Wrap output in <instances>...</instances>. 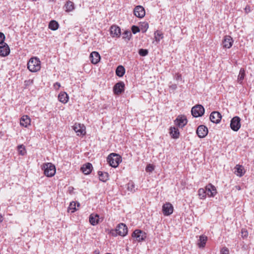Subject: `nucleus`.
Masks as SVG:
<instances>
[{
	"mask_svg": "<svg viewBox=\"0 0 254 254\" xmlns=\"http://www.w3.org/2000/svg\"><path fill=\"white\" fill-rule=\"evenodd\" d=\"M89 222L93 225L95 226L98 224L100 222L99 215L97 214H91L89 216Z\"/></svg>",
	"mask_w": 254,
	"mask_h": 254,
	"instance_id": "nucleus-21",
	"label": "nucleus"
},
{
	"mask_svg": "<svg viewBox=\"0 0 254 254\" xmlns=\"http://www.w3.org/2000/svg\"><path fill=\"white\" fill-rule=\"evenodd\" d=\"M138 54L140 56L145 57L148 54V51L147 49H140L138 51Z\"/></svg>",
	"mask_w": 254,
	"mask_h": 254,
	"instance_id": "nucleus-38",
	"label": "nucleus"
},
{
	"mask_svg": "<svg viewBox=\"0 0 254 254\" xmlns=\"http://www.w3.org/2000/svg\"><path fill=\"white\" fill-rule=\"evenodd\" d=\"M170 133L173 138H178L180 135L179 129L175 127H171L170 129Z\"/></svg>",
	"mask_w": 254,
	"mask_h": 254,
	"instance_id": "nucleus-26",
	"label": "nucleus"
},
{
	"mask_svg": "<svg viewBox=\"0 0 254 254\" xmlns=\"http://www.w3.org/2000/svg\"><path fill=\"white\" fill-rule=\"evenodd\" d=\"M10 49L6 43L0 46V56L1 57H6L9 54Z\"/></svg>",
	"mask_w": 254,
	"mask_h": 254,
	"instance_id": "nucleus-19",
	"label": "nucleus"
},
{
	"mask_svg": "<svg viewBox=\"0 0 254 254\" xmlns=\"http://www.w3.org/2000/svg\"><path fill=\"white\" fill-rule=\"evenodd\" d=\"M111 234L113 236H116L119 235L121 236H125L127 234V227L124 223H120L117 225L115 230H112Z\"/></svg>",
	"mask_w": 254,
	"mask_h": 254,
	"instance_id": "nucleus-4",
	"label": "nucleus"
},
{
	"mask_svg": "<svg viewBox=\"0 0 254 254\" xmlns=\"http://www.w3.org/2000/svg\"><path fill=\"white\" fill-rule=\"evenodd\" d=\"M205 189L208 196L213 197L217 193L216 188L211 184L207 185Z\"/></svg>",
	"mask_w": 254,
	"mask_h": 254,
	"instance_id": "nucleus-17",
	"label": "nucleus"
},
{
	"mask_svg": "<svg viewBox=\"0 0 254 254\" xmlns=\"http://www.w3.org/2000/svg\"><path fill=\"white\" fill-rule=\"evenodd\" d=\"M110 31L113 38H119L121 35V28L117 25H113L111 26Z\"/></svg>",
	"mask_w": 254,
	"mask_h": 254,
	"instance_id": "nucleus-13",
	"label": "nucleus"
},
{
	"mask_svg": "<svg viewBox=\"0 0 254 254\" xmlns=\"http://www.w3.org/2000/svg\"><path fill=\"white\" fill-rule=\"evenodd\" d=\"M94 254H99V252H97V251H95Z\"/></svg>",
	"mask_w": 254,
	"mask_h": 254,
	"instance_id": "nucleus-49",
	"label": "nucleus"
},
{
	"mask_svg": "<svg viewBox=\"0 0 254 254\" xmlns=\"http://www.w3.org/2000/svg\"><path fill=\"white\" fill-rule=\"evenodd\" d=\"M131 36V33L129 31L126 30L122 34V38L125 40H129Z\"/></svg>",
	"mask_w": 254,
	"mask_h": 254,
	"instance_id": "nucleus-34",
	"label": "nucleus"
},
{
	"mask_svg": "<svg viewBox=\"0 0 254 254\" xmlns=\"http://www.w3.org/2000/svg\"><path fill=\"white\" fill-rule=\"evenodd\" d=\"M21 148L23 149V150L24 151L25 148L23 145H20L18 146V149L19 150V153L21 155H23L24 154V152H23L22 150H20Z\"/></svg>",
	"mask_w": 254,
	"mask_h": 254,
	"instance_id": "nucleus-44",
	"label": "nucleus"
},
{
	"mask_svg": "<svg viewBox=\"0 0 254 254\" xmlns=\"http://www.w3.org/2000/svg\"><path fill=\"white\" fill-rule=\"evenodd\" d=\"M73 128L78 136H83L85 133V127L83 125L75 124Z\"/></svg>",
	"mask_w": 254,
	"mask_h": 254,
	"instance_id": "nucleus-11",
	"label": "nucleus"
},
{
	"mask_svg": "<svg viewBox=\"0 0 254 254\" xmlns=\"http://www.w3.org/2000/svg\"><path fill=\"white\" fill-rule=\"evenodd\" d=\"M92 168V164L87 163L82 166L81 168V170L85 175H88L91 172Z\"/></svg>",
	"mask_w": 254,
	"mask_h": 254,
	"instance_id": "nucleus-22",
	"label": "nucleus"
},
{
	"mask_svg": "<svg viewBox=\"0 0 254 254\" xmlns=\"http://www.w3.org/2000/svg\"><path fill=\"white\" fill-rule=\"evenodd\" d=\"M241 119L238 116H235L231 120V128L235 131H237L241 127Z\"/></svg>",
	"mask_w": 254,
	"mask_h": 254,
	"instance_id": "nucleus-7",
	"label": "nucleus"
},
{
	"mask_svg": "<svg viewBox=\"0 0 254 254\" xmlns=\"http://www.w3.org/2000/svg\"><path fill=\"white\" fill-rule=\"evenodd\" d=\"M198 194L200 199H205L207 195L205 189L200 188L198 190Z\"/></svg>",
	"mask_w": 254,
	"mask_h": 254,
	"instance_id": "nucleus-33",
	"label": "nucleus"
},
{
	"mask_svg": "<svg viewBox=\"0 0 254 254\" xmlns=\"http://www.w3.org/2000/svg\"><path fill=\"white\" fill-rule=\"evenodd\" d=\"M42 169L44 171V174L48 177H53L56 173L55 166L51 163L43 164Z\"/></svg>",
	"mask_w": 254,
	"mask_h": 254,
	"instance_id": "nucleus-3",
	"label": "nucleus"
},
{
	"mask_svg": "<svg viewBox=\"0 0 254 254\" xmlns=\"http://www.w3.org/2000/svg\"><path fill=\"white\" fill-rule=\"evenodd\" d=\"M79 205H80L79 203H77V206L78 207V206H79Z\"/></svg>",
	"mask_w": 254,
	"mask_h": 254,
	"instance_id": "nucleus-50",
	"label": "nucleus"
},
{
	"mask_svg": "<svg viewBox=\"0 0 254 254\" xmlns=\"http://www.w3.org/2000/svg\"><path fill=\"white\" fill-rule=\"evenodd\" d=\"M127 190L132 193L134 192L137 190V188H135V184L132 181H130L127 183Z\"/></svg>",
	"mask_w": 254,
	"mask_h": 254,
	"instance_id": "nucleus-32",
	"label": "nucleus"
},
{
	"mask_svg": "<svg viewBox=\"0 0 254 254\" xmlns=\"http://www.w3.org/2000/svg\"><path fill=\"white\" fill-rule=\"evenodd\" d=\"M245 70L244 68H241L238 77V82L240 84H242L243 81L245 77Z\"/></svg>",
	"mask_w": 254,
	"mask_h": 254,
	"instance_id": "nucleus-29",
	"label": "nucleus"
},
{
	"mask_svg": "<svg viewBox=\"0 0 254 254\" xmlns=\"http://www.w3.org/2000/svg\"><path fill=\"white\" fill-rule=\"evenodd\" d=\"M105 254H111L110 253H106Z\"/></svg>",
	"mask_w": 254,
	"mask_h": 254,
	"instance_id": "nucleus-51",
	"label": "nucleus"
},
{
	"mask_svg": "<svg viewBox=\"0 0 254 254\" xmlns=\"http://www.w3.org/2000/svg\"><path fill=\"white\" fill-rule=\"evenodd\" d=\"M125 68L122 65H119L116 70V74L119 77H122L125 74Z\"/></svg>",
	"mask_w": 254,
	"mask_h": 254,
	"instance_id": "nucleus-28",
	"label": "nucleus"
},
{
	"mask_svg": "<svg viewBox=\"0 0 254 254\" xmlns=\"http://www.w3.org/2000/svg\"><path fill=\"white\" fill-rule=\"evenodd\" d=\"M27 68L31 72L39 71L41 68V62L39 59L36 57L31 58L27 64Z\"/></svg>",
	"mask_w": 254,
	"mask_h": 254,
	"instance_id": "nucleus-1",
	"label": "nucleus"
},
{
	"mask_svg": "<svg viewBox=\"0 0 254 254\" xmlns=\"http://www.w3.org/2000/svg\"><path fill=\"white\" fill-rule=\"evenodd\" d=\"M64 8L66 12H70L74 9V4L70 0H67L64 5Z\"/></svg>",
	"mask_w": 254,
	"mask_h": 254,
	"instance_id": "nucleus-25",
	"label": "nucleus"
},
{
	"mask_svg": "<svg viewBox=\"0 0 254 254\" xmlns=\"http://www.w3.org/2000/svg\"><path fill=\"white\" fill-rule=\"evenodd\" d=\"M188 123V120L185 116L179 115L175 120V124L178 127L183 128Z\"/></svg>",
	"mask_w": 254,
	"mask_h": 254,
	"instance_id": "nucleus-8",
	"label": "nucleus"
},
{
	"mask_svg": "<svg viewBox=\"0 0 254 254\" xmlns=\"http://www.w3.org/2000/svg\"><path fill=\"white\" fill-rule=\"evenodd\" d=\"M235 187H236V189H237V190H241V187H240V186H236Z\"/></svg>",
	"mask_w": 254,
	"mask_h": 254,
	"instance_id": "nucleus-48",
	"label": "nucleus"
},
{
	"mask_svg": "<svg viewBox=\"0 0 254 254\" xmlns=\"http://www.w3.org/2000/svg\"><path fill=\"white\" fill-rule=\"evenodd\" d=\"M235 174L237 176L242 177L244 175V169L242 165H237L235 167Z\"/></svg>",
	"mask_w": 254,
	"mask_h": 254,
	"instance_id": "nucleus-27",
	"label": "nucleus"
},
{
	"mask_svg": "<svg viewBox=\"0 0 254 254\" xmlns=\"http://www.w3.org/2000/svg\"><path fill=\"white\" fill-rule=\"evenodd\" d=\"M31 119L30 117L27 115L23 116L20 120V124L21 126L25 127H27L30 125Z\"/></svg>",
	"mask_w": 254,
	"mask_h": 254,
	"instance_id": "nucleus-18",
	"label": "nucleus"
},
{
	"mask_svg": "<svg viewBox=\"0 0 254 254\" xmlns=\"http://www.w3.org/2000/svg\"><path fill=\"white\" fill-rule=\"evenodd\" d=\"M54 87L56 89H58L61 87V84L59 82H56L54 84Z\"/></svg>",
	"mask_w": 254,
	"mask_h": 254,
	"instance_id": "nucleus-47",
	"label": "nucleus"
},
{
	"mask_svg": "<svg viewBox=\"0 0 254 254\" xmlns=\"http://www.w3.org/2000/svg\"><path fill=\"white\" fill-rule=\"evenodd\" d=\"M125 83L123 81L117 83L113 87V91L115 94L119 95L124 92Z\"/></svg>",
	"mask_w": 254,
	"mask_h": 254,
	"instance_id": "nucleus-9",
	"label": "nucleus"
},
{
	"mask_svg": "<svg viewBox=\"0 0 254 254\" xmlns=\"http://www.w3.org/2000/svg\"><path fill=\"white\" fill-rule=\"evenodd\" d=\"M222 118L221 114L217 111L212 112L210 115V120L213 123H219Z\"/></svg>",
	"mask_w": 254,
	"mask_h": 254,
	"instance_id": "nucleus-16",
	"label": "nucleus"
},
{
	"mask_svg": "<svg viewBox=\"0 0 254 254\" xmlns=\"http://www.w3.org/2000/svg\"><path fill=\"white\" fill-rule=\"evenodd\" d=\"M154 170V167L152 164H148L146 167L145 170L147 172H152Z\"/></svg>",
	"mask_w": 254,
	"mask_h": 254,
	"instance_id": "nucleus-39",
	"label": "nucleus"
},
{
	"mask_svg": "<svg viewBox=\"0 0 254 254\" xmlns=\"http://www.w3.org/2000/svg\"><path fill=\"white\" fill-rule=\"evenodd\" d=\"M134 14L138 18H143L145 15V9L143 6L137 5L135 7L133 10Z\"/></svg>",
	"mask_w": 254,
	"mask_h": 254,
	"instance_id": "nucleus-14",
	"label": "nucleus"
},
{
	"mask_svg": "<svg viewBox=\"0 0 254 254\" xmlns=\"http://www.w3.org/2000/svg\"><path fill=\"white\" fill-rule=\"evenodd\" d=\"M99 180L103 182H106L108 179V173L107 172H98Z\"/></svg>",
	"mask_w": 254,
	"mask_h": 254,
	"instance_id": "nucleus-30",
	"label": "nucleus"
},
{
	"mask_svg": "<svg viewBox=\"0 0 254 254\" xmlns=\"http://www.w3.org/2000/svg\"><path fill=\"white\" fill-rule=\"evenodd\" d=\"M175 79L178 81V80H181L182 79V75L181 74L177 73L175 74L174 76Z\"/></svg>",
	"mask_w": 254,
	"mask_h": 254,
	"instance_id": "nucleus-43",
	"label": "nucleus"
},
{
	"mask_svg": "<svg viewBox=\"0 0 254 254\" xmlns=\"http://www.w3.org/2000/svg\"><path fill=\"white\" fill-rule=\"evenodd\" d=\"M58 99L61 102L65 104L68 100V96L66 92H62L59 94Z\"/></svg>",
	"mask_w": 254,
	"mask_h": 254,
	"instance_id": "nucleus-24",
	"label": "nucleus"
},
{
	"mask_svg": "<svg viewBox=\"0 0 254 254\" xmlns=\"http://www.w3.org/2000/svg\"><path fill=\"white\" fill-rule=\"evenodd\" d=\"M132 237L135 241L140 242L144 240L146 236L144 232L140 230L136 229L132 233Z\"/></svg>",
	"mask_w": 254,
	"mask_h": 254,
	"instance_id": "nucleus-6",
	"label": "nucleus"
},
{
	"mask_svg": "<svg viewBox=\"0 0 254 254\" xmlns=\"http://www.w3.org/2000/svg\"><path fill=\"white\" fill-rule=\"evenodd\" d=\"M76 203L75 202H72L70 203L68 208V212L71 213L74 212L76 210Z\"/></svg>",
	"mask_w": 254,
	"mask_h": 254,
	"instance_id": "nucleus-37",
	"label": "nucleus"
},
{
	"mask_svg": "<svg viewBox=\"0 0 254 254\" xmlns=\"http://www.w3.org/2000/svg\"><path fill=\"white\" fill-rule=\"evenodd\" d=\"M233 39L230 36H225L222 41L223 48L227 49L230 48L233 45Z\"/></svg>",
	"mask_w": 254,
	"mask_h": 254,
	"instance_id": "nucleus-15",
	"label": "nucleus"
},
{
	"mask_svg": "<svg viewBox=\"0 0 254 254\" xmlns=\"http://www.w3.org/2000/svg\"><path fill=\"white\" fill-rule=\"evenodd\" d=\"M228 253L229 250L225 247L223 248L221 250V254H228Z\"/></svg>",
	"mask_w": 254,
	"mask_h": 254,
	"instance_id": "nucleus-42",
	"label": "nucleus"
},
{
	"mask_svg": "<svg viewBox=\"0 0 254 254\" xmlns=\"http://www.w3.org/2000/svg\"><path fill=\"white\" fill-rule=\"evenodd\" d=\"M140 30H141L142 33H145L147 30L149 25L147 22H143L140 25Z\"/></svg>",
	"mask_w": 254,
	"mask_h": 254,
	"instance_id": "nucleus-36",
	"label": "nucleus"
},
{
	"mask_svg": "<svg viewBox=\"0 0 254 254\" xmlns=\"http://www.w3.org/2000/svg\"><path fill=\"white\" fill-rule=\"evenodd\" d=\"M191 112L193 117L197 118L204 114L205 109L201 105H196L192 108Z\"/></svg>",
	"mask_w": 254,
	"mask_h": 254,
	"instance_id": "nucleus-5",
	"label": "nucleus"
},
{
	"mask_svg": "<svg viewBox=\"0 0 254 254\" xmlns=\"http://www.w3.org/2000/svg\"><path fill=\"white\" fill-rule=\"evenodd\" d=\"M5 38V37L4 34L0 32V44H2L3 43Z\"/></svg>",
	"mask_w": 254,
	"mask_h": 254,
	"instance_id": "nucleus-41",
	"label": "nucleus"
},
{
	"mask_svg": "<svg viewBox=\"0 0 254 254\" xmlns=\"http://www.w3.org/2000/svg\"><path fill=\"white\" fill-rule=\"evenodd\" d=\"M169 87L172 90H175L177 89V85L176 84H172L171 85H169Z\"/></svg>",
	"mask_w": 254,
	"mask_h": 254,
	"instance_id": "nucleus-46",
	"label": "nucleus"
},
{
	"mask_svg": "<svg viewBox=\"0 0 254 254\" xmlns=\"http://www.w3.org/2000/svg\"><path fill=\"white\" fill-rule=\"evenodd\" d=\"M174 208L171 203L166 202L162 206V212L165 216H169L173 212Z\"/></svg>",
	"mask_w": 254,
	"mask_h": 254,
	"instance_id": "nucleus-12",
	"label": "nucleus"
},
{
	"mask_svg": "<svg viewBox=\"0 0 254 254\" xmlns=\"http://www.w3.org/2000/svg\"><path fill=\"white\" fill-rule=\"evenodd\" d=\"M90 59L93 64H96L100 60V56L97 52H92L90 55Z\"/></svg>",
	"mask_w": 254,
	"mask_h": 254,
	"instance_id": "nucleus-20",
	"label": "nucleus"
},
{
	"mask_svg": "<svg viewBox=\"0 0 254 254\" xmlns=\"http://www.w3.org/2000/svg\"><path fill=\"white\" fill-rule=\"evenodd\" d=\"M207 237L203 235L199 236V239L197 242V245L199 248H203L205 247Z\"/></svg>",
	"mask_w": 254,
	"mask_h": 254,
	"instance_id": "nucleus-23",
	"label": "nucleus"
},
{
	"mask_svg": "<svg viewBox=\"0 0 254 254\" xmlns=\"http://www.w3.org/2000/svg\"><path fill=\"white\" fill-rule=\"evenodd\" d=\"M208 132L207 127L204 125H200L196 129V134L199 138L205 137Z\"/></svg>",
	"mask_w": 254,
	"mask_h": 254,
	"instance_id": "nucleus-10",
	"label": "nucleus"
},
{
	"mask_svg": "<svg viewBox=\"0 0 254 254\" xmlns=\"http://www.w3.org/2000/svg\"><path fill=\"white\" fill-rule=\"evenodd\" d=\"M59 26V23L56 20H52L50 22L49 24V28L52 30H56L58 29Z\"/></svg>",
	"mask_w": 254,
	"mask_h": 254,
	"instance_id": "nucleus-31",
	"label": "nucleus"
},
{
	"mask_svg": "<svg viewBox=\"0 0 254 254\" xmlns=\"http://www.w3.org/2000/svg\"><path fill=\"white\" fill-rule=\"evenodd\" d=\"M154 37L155 40L159 42L160 40L163 38V34L161 32L157 31L154 33Z\"/></svg>",
	"mask_w": 254,
	"mask_h": 254,
	"instance_id": "nucleus-35",
	"label": "nucleus"
},
{
	"mask_svg": "<svg viewBox=\"0 0 254 254\" xmlns=\"http://www.w3.org/2000/svg\"><path fill=\"white\" fill-rule=\"evenodd\" d=\"M131 31H132V32L134 34H135L136 33L139 32L140 31V28L137 26L133 25L131 27Z\"/></svg>",
	"mask_w": 254,
	"mask_h": 254,
	"instance_id": "nucleus-40",
	"label": "nucleus"
},
{
	"mask_svg": "<svg viewBox=\"0 0 254 254\" xmlns=\"http://www.w3.org/2000/svg\"><path fill=\"white\" fill-rule=\"evenodd\" d=\"M107 161L109 165L113 168L117 167L122 161V157L119 154L112 153L107 158Z\"/></svg>",
	"mask_w": 254,
	"mask_h": 254,
	"instance_id": "nucleus-2",
	"label": "nucleus"
},
{
	"mask_svg": "<svg viewBox=\"0 0 254 254\" xmlns=\"http://www.w3.org/2000/svg\"><path fill=\"white\" fill-rule=\"evenodd\" d=\"M242 236L243 237H247L248 233L245 229H242L241 231Z\"/></svg>",
	"mask_w": 254,
	"mask_h": 254,
	"instance_id": "nucleus-45",
	"label": "nucleus"
}]
</instances>
